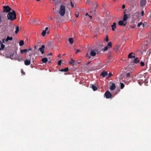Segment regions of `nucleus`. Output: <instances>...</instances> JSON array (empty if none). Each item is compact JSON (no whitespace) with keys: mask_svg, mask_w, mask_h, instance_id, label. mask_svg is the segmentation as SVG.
<instances>
[{"mask_svg":"<svg viewBox=\"0 0 151 151\" xmlns=\"http://www.w3.org/2000/svg\"><path fill=\"white\" fill-rule=\"evenodd\" d=\"M7 19L11 21L17 18L16 14L15 12L13 10L12 12H9L7 14Z\"/></svg>","mask_w":151,"mask_h":151,"instance_id":"f257e3e1","label":"nucleus"},{"mask_svg":"<svg viewBox=\"0 0 151 151\" xmlns=\"http://www.w3.org/2000/svg\"><path fill=\"white\" fill-rule=\"evenodd\" d=\"M65 7L63 5H61L60 6L59 13L61 16H63L65 13Z\"/></svg>","mask_w":151,"mask_h":151,"instance_id":"f03ea898","label":"nucleus"},{"mask_svg":"<svg viewBox=\"0 0 151 151\" xmlns=\"http://www.w3.org/2000/svg\"><path fill=\"white\" fill-rule=\"evenodd\" d=\"M3 12L9 13L10 11H12L13 10L9 6H3Z\"/></svg>","mask_w":151,"mask_h":151,"instance_id":"7ed1b4c3","label":"nucleus"},{"mask_svg":"<svg viewBox=\"0 0 151 151\" xmlns=\"http://www.w3.org/2000/svg\"><path fill=\"white\" fill-rule=\"evenodd\" d=\"M112 95L110 93L109 91L108 90L104 94V96L106 99L111 98L112 99Z\"/></svg>","mask_w":151,"mask_h":151,"instance_id":"20e7f679","label":"nucleus"},{"mask_svg":"<svg viewBox=\"0 0 151 151\" xmlns=\"http://www.w3.org/2000/svg\"><path fill=\"white\" fill-rule=\"evenodd\" d=\"M86 3L87 4H92L95 5L96 7L95 9V11L96 8L97 6V4L96 1H92L91 0H87L86 1Z\"/></svg>","mask_w":151,"mask_h":151,"instance_id":"39448f33","label":"nucleus"},{"mask_svg":"<svg viewBox=\"0 0 151 151\" xmlns=\"http://www.w3.org/2000/svg\"><path fill=\"white\" fill-rule=\"evenodd\" d=\"M140 6L141 7H143L146 4V0H141L140 2Z\"/></svg>","mask_w":151,"mask_h":151,"instance_id":"423d86ee","label":"nucleus"},{"mask_svg":"<svg viewBox=\"0 0 151 151\" xmlns=\"http://www.w3.org/2000/svg\"><path fill=\"white\" fill-rule=\"evenodd\" d=\"M134 70L132 68L131 69L128 70V71H129V72L127 73L126 74V77H129L130 75V73H132L133 72Z\"/></svg>","mask_w":151,"mask_h":151,"instance_id":"0eeeda50","label":"nucleus"},{"mask_svg":"<svg viewBox=\"0 0 151 151\" xmlns=\"http://www.w3.org/2000/svg\"><path fill=\"white\" fill-rule=\"evenodd\" d=\"M108 73L107 72L104 70L101 73L100 76L103 77H104L107 76Z\"/></svg>","mask_w":151,"mask_h":151,"instance_id":"6e6552de","label":"nucleus"},{"mask_svg":"<svg viewBox=\"0 0 151 151\" xmlns=\"http://www.w3.org/2000/svg\"><path fill=\"white\" fill-rule=\"evenodd\" d=\"M45 47V46L44 45H42L41 47H40L39 48L38 50L41 52L42 54H44V49Z\"/></svg>","mask_w":151,"mask_h":151,"instance_id":"1a4fd4ad","label":"nucleus"},{"mask_svg":"<svg viewBox=\"0 0 151 151\" xmlns=\"http://www.w3.org/2000/svg\"><path fill=\"white\" fill-rule=\"evenodd\" d=\"M135 54L134 53L131 52L128 55V58H134L135 57Z\"/></svg>","mask_w":151,"mask_h":151,"instance_id":"9d476101","label":"nucleus"},{"mask_svg":"<svg viewBox=\"0 0 151 151\" xmlns=\"http://www.w3.org/2000/svg\"><path fill=\"white\" fill-rule=\"evenodd\" d=\"M116 88L115 84L114 83H112V85L110 86V89L111 91L114 90Z\"/></svg>","mask_w":151,"mask_h":151,"instance_id":"9b49d317","label":"nucleus"},{"mask_svg":"<svg viewBox=\"0 0 151 151\" xmlns=\"http://www.w3.org/2000/svg\"><path fill=\"white\" fill-rule=\"evenodd\" d=\"M139 60H138V58H135L134 59V60L132 61V62L133 63H139Z\"/></svg>","mask_w":151,"mask_h":151,"instance_id":"f8f14e48","label":"nucleus"},{"mask_svg":"<svg viewBox=\"0 0 151 151\" xmlns=\"http://www.w3.org/2000/svg\"><path fill=\"white\" fill-rule=\"evenodd\" d=\"M96 53L95 52L94 50H92L90 52V55L92 56H94L96 55Z\"/></svg>","mask_w":151,"mask_h":151,"instance_id":"ddd939ff","label":"nucleus"},{"mask_svg":"<svg viewBox=\"0 0 151 151\" xmlns=\"http://www.w3.org/2000/svg\"><path fill=\"white\" fill-rule=\"evenodd\" d=\"M91 88L93 91H96L98 89L97 87L94 84H92L91 85Z\"/></svg>","mask_w":151,"mask_h":151,"instance_id":"4468645a","label":"nucleus"},{"mask_svg":"<svg viewBox=\"0 0 151 151\" xmlns=\"http://www.w3.org/2000/svg\"><path fill=\"white\" fill-rule=\"evenodd\" d=\"M13 40V38L12 37H10L9 36H7V37L5 41L6 42H8L9 41H11Z\"/></svg>","mask_w":151,"mask_h":151,"instance_id":"2eb2a0df","label":"nucleus"},{"mask_svg":"<svg viewBox=\"0 0 151 151\" xmlns=\"http://www.w3.org/2000/svg\"><path fill=\"white\" fill-rule=\"evenodd\" d=\"M30 64V60H26L24 61V64L25 65H28Z\"/></svg>","mask_w":151,"mask_h":151,"instance_id":"dca6fc26","label":"nucleus"},{"mask_svg":"<svg viewBox=\"0 0 151 151\" xmlns=\"http://www.w3.org/2000/svg\"><path fill=\"white\" fill-rule=\"evenodd\" d=\"M129 16L127 14H124V15L123 20L124 21H126L129 18Z\"/></svg>","mask_w":151,"mask_h":151,"instance_id":"f3484780","label":"nucleus"},{"mask_svg":"<svg viewBox=\"0 0 151 151\" xmlns=\"http://www.w3.org/2000/svg\"><path fill=\"white\" fill-rule=\"evenodd\" d=\"M116 23L115 22H114L113 23V24L111 26V27H112V30L113 31L116 28Z\"/></svg>","mask_w":151,"mask_h":151,"instance_id":"a211bd4d","label":"nucleus"},{"mask_svg":"<svg viewBox=\"0 0 151 151\" xmlns=\"http://www.w3.org/2000/svg\"><path fill=\"white\" fill-rule=\"evenodd\" d=\"M118 24L120 26L124 25V26H125L126 25V24H124V23L123 21L122 20L119 21L118 22Z\"/></svg>","mask_w":151,"mask_h":151,"instance_id":"6ab92c4d","label":"nucleus"},{"mask_svg":"<svg viewBox=\"0 0 151 151\" xmlns=\"http://www.w3.org/2000/svg\"><path fill=\"white\" fill-rule=\"evenodd\" d=\"M41 61L43 63H46L47 62L48 60L47 58H42V59Z\"/></svg>","mask_w":151,"mask_h":151,"instance_id":"aec40b11","label":"nucleus"},{"mask_svg":"<svg viewBox=\"0 0 151 151\" xmlns=\"http://www.w3.org/2000/svg\"><path fill=\"white\" fill-rule=\"evenodd\" d=\"M27 52V49H24L22 50H20V52L21 53L23 54L24 53H26Z\"/></svg>","mask_w":151,"mask_h":151,"instance_id":"412c9836","label":"nucleus"},{"mask_svg":"<svg viewBox=\"0 0 151 151\" xmlns=\"http://www.w3.org/2000/svg\"><path fill=\"white\" fill-rule=\"evenodd\" d=\"M69 41L71 44H73V40L72 38H70L69 39Z\"/></svg>","mask_w":151,"mask_h":151,"instance_id":"4be33fe9","label":"nucleus"},{"mask_svg":"<svg viewBox=\"0 0 151 151\" xmlns=\"http://www.w3.org/2000/svg\"><path fill=\"white\" fill-rule=\"evenodd\" d=\"M24 41L23 40H20L19 42V45L22 46L24 45Z\"/></svg>","mask_w":151,"mask_h":151,"instance_id":"5701e85b","label":"nucleus"},{"mask_svg":"<svg viewBox=\"0 0 151 151\" xmlns=\"http://www.w3.org/2000/svg\"><path fill=\"white\" fill-rule=\"evenodd\" d=\"M32 22L33 24H37L38 22L37 20H36L35 19H34L32 20Z\"/></svg>","mask_w":151,"mask_h":151,"instance_id":"b1692460","label":"nucleus"},{"mask_svg":"<svg viewBox=\"0 0 151 151\" xmlns=\"http://www.w3.org/2000/svg\"><path fill=\"white\" fill-rule=\"evenodd\" d=\"M19 27L18 26H16V30L15 31V33L17 34L19 31Z\"/></svg>","mask_w":151,"mask_h":151,"instance_id":"393cba45","label":"nucleus"},{"mask_svg":"<svg viewBox=\"0 0 151 151\" xmlns=\"http://www.w3.org/2000/svg\"><path fill=\"white\" fill-rule=\"evenodd\" d=\"M53 1L55 4H57L60 2L59 0H53Z\"/></svg>","mask_w":151,"mask_h":151,"instance_id":"a878e982","label":"nucleus"},{"mask_svg":"<svg viewBox=\"0 0 151 151\" xmlns=\"http://www.w3.org/2000/svg\"><path fill=\"white\" fill-rule=\"evenodd\" d=\"M14 55V53L13 54L11 53L9 58H10L12 59H13V57Z\"/></svg>","mask_w":151,"mask_h":151,"instance_id":"bb28decb","label":"nucleus"},{"mask_svg":"<svg viewBox=\"0 0 151 151\" xmlns=\"http://www.w3.org/2000/svg\"><path fill=\"white\" fill-rule=\"evenodd\" d=\"M120 87L121 89H122L124 86V85L122 83H120Z\"/></svg>","mask_w":151,"mask_h":151,"instance_id":"cd10ccee","label":"nucleus"},{"mask_svg":"<svg viewBox=\"0 0 151 151\" xmlns=\"http://www.w3.org/2000/svg\"><path fill=\"white\" fill-rule=\"evenodd\" d=\"M46 33V32L45 30H43L41 34L43 36H44L45 35Z\"/></svg>","mask_w":151,"mask_h":151,"instance_id":"c85d7f7f","label":"nucleus"},{"mask_svg":"<svg viewBox=\"0 0 151 151\" xmlns=\"http://www.w3.org/2000/svg\"><path fill=\"white\" fill-rule=\"evenodd\" d=\"M112 46V44L111 42H109L107 44V46L109 47V48L111 47Z\"/></svg>","mask_w":151,"mask_h":151,"instance_id":"c756f323","label":"nucleus"},{"mask_svg":"<svg viewBox=\"0 0 151 151\" xmlns=\"http://www.w3.org/2000/svg\"><path fill=\"white\" fill-rule=\"evenodd\" d=\"M140 64L141 66H144L145 65V63L143 61H141L140 63Z\"/></svg>","mask_w":151,"mask_h":151,"instance_id":"7c9ffc66","label":"nucleus"},{"mask_svg":"<svg viewBox=\"0 0 151 151\" xmlns=\"http://www.w3.org/2000/svg\"><path fill=\"white\" fill-rule=\"evenodd\" d=\"M63 71L65 72H67L68 70V67L64 69H63Z\"/></svg>","mask_w":151,"mask_h":151,"instance_id":"2f4dec72","label":"nucleus"},{"mask_svg":"<svg viewBox=\"0 0 151 151\" xmlns=\"http://www.w3.org/2000/svg\"><path fill=\"white\" fill-rule=\"evenodd\" d=\"M142 23L141 22H140L137 25V26L138 27H139L142 24Z\"/></svg>","mask_w":151,"mask_h":151,"instance_id":"473e14b6","label":"nucleus"},{"mask_svg":"<svg viewBox=\"0 0 151 151\" xmlns=\"http://www.w3.org/2000/svg\"><path fill=\"white\" fill-rule=\"evenodd\" d=\"M70 5L72 7H74L73 4V3L72 1L71 0H70Z\"/></svg>","mask_w":151,"mask_h":151,"instance_id":"72a5a7b5","label":"nucleus"},{"mask_svg":"<svg viewBox=\"0 0 151 151\" xmlns=\"http://www.w3.org/2000/svg\"><path fill=\"white\" fill-rule=\"evenodd\" d=\"M79 12H77V13H76L75 14V16H76V17H78V16H79Z\"/></svg>","mask_w":151,"mask_h":151,"instance_id":"f704fd0d","label":"nucleus"},{"mask_svg":"<svg viewBox=\"0 0 151 151\" xmlns=\"http://www.w3.org/2000/svg\"><path fill=\"white\" fill-rule=\"evenodd\" d=\"M112 76V74L111 73H109L108 77L109 78V77H111V76Z\"/></svg>","mask_w":151,"mask_h":151,"instance_id":"c9c22d12","label":"nucleus"},{"mask_svg":"<svg viewBox=\"0 0 151 151\" xmlns=\"http://www.w3.org/2000/svg\"><path fill=\"white\" fill-rule=\"evenodd\" d=\"M61 62H62V60H60L58 62V65H61Z\"/></svg>","mask_w":151,"mask_h":151,"instance_id":"e433bc0d","label":"nucleus"},{"mask_svg":"<svg viewBox=\"0 0 151 151\" xmlns=\"http://www.w3.org/2000/svg\"><path fill=\"white\" fill-rule=\"evenodd\" d=\"M105 40L107 42H108L109 41L108 37V36L107 35L106 36V38L105 39Z\"/></svg>","mask_w":151,"mask_h":151,"instance_id":"4c0bfd02","label":"nucleus"},{"mask_svg":"<svg viewBox=\"0 0 151 151\" xmlns=\"http://www.w3.org/2000/svg\"><path fill=\"white\" fill-rule=\"evenodd\" d=\"M86 56L88 57V58L89 59H90L91 58V56L90 55H88V53H87L86 55Z\"/></svg>","mask_w":151,"mask_h":151,"instance_id":"58836bf2","label":"nucleus"},{"mask_svg":"<svg viewBox=\"0 0 151 151\" xmlns=\"http://www.w3.org/2000/svg\"><path fill=\"white\" fill-rule=\"evenodd\" d=\"M21 73L23 74V75H25V72H24V71H23V70H21Z\"/></svg>","mask_w":151,"mask_h":151,"instance_id":"ea45409f","label":"nucleus"},{"mask_svg":"<svg viewBox=\"0 0 151 151\" xmlns=\"http://www.w3.org/2000/svg\"><path fill=\"white\" fill-rule=\"evenodd\" d=\"M85 15L86 16H87V15H88V16L91 19L92 17V16H90V15H88V13H86V14H85Z\"/></svg>","mask_w":151,"mask_h":151,"instance_id":"a19ab883","label":"nucleus"},{"mask_svg":"<svg viewBox=\"0 0 151 151\" xmlns=\"http://www.w3.org/2000/svg\"><path fill=\"white\" fill-rule=\"evenodd\" d=\"M71 61H73V62H72V63H71L70 62H69V64H72L73 65H74V61H73V60L72 59H71Z\"/></svg>","mask_w":151,"mask_h":151,"instance_id":"79ce46f5","label":"nucleus"},{"mask_svg":"<svg viewBox=\"0 0 151 151\" xmlns=\"http://www.w3.org/2000/svg\"><path fill=\"white\" fill-rule=\"evenodd\" d=\"M108 47L107 46H106L104 48V50H107L108 49Z\"/></svg>","mask_w":151,"mask_h":151,"instance_id":"37998d69","label":"nucleus"},{"mask_svg":"<svg viewBox=\"0 0 151 151\" xmlns=\"http://www.w3.org/2000/svg\"><path fill=\"white\" fill-rule=\"evenodd\" d=\"M125 5H124V4H123L122 5V9H124L125 8Z\"/></svg>","mask_w":151,"mask_h":151,"instance_id":"c03bdc74","label":"nucleus"},{"mask_svg":"<svg viewBox=\"0 0 151 151\" xmlns=\"http://www.w3.org/2000/svg\"><path fill=\"white\" fill-rule=\"evenodd\" d=\"M115 50H116V51H117L118 49V46H117L115 47Z\"/></svg>","mask_w":151,"mask_h":151,"instance_id":"a18cd8bd","label":"nucleus"},{"mask_svg":"<svg viewBox=\"0 0 151 151\" xmlns=\"http://www.w3.org/2000/svg\"><path fill=\"white\" fill-rule=\"evenodd\" d=\"M27 50V51L28 50H32V49L31 47H29Z\"/></svg>","mask_w":151,"mask_h":151,"instance_id":"49530a36","label":"nucleus"},{"mask_svg":"<svg viewBox=\"0 0 151 151\" xmlns=\"http://www.w3.org/2000/svg\"><path fill=\"white\" fill-rule=\"evenodd\" d=\"M80 50H79L77 49L76 50V53H78L79 52H80Z\"/></svg>","mask_w":151,"mask_h":151,"instance_id":"de8ad7c7","label":"nucleus"},{"mask_svg":"<svg viewBox=\"0 0 151 151\" xmlns=\"http://www.w3.org/2000/svg\"><path fill=\"white\" fill-rule=\"evenodd\" d=\"M144 14V12L143 11H142L141 12V14L142 16H143Z\"/></svg>","mask_w":151,"mask_h":151,"instance_id":"09e8293b","label":"nucleus"},{"mask_svg":"<svg viewBox=\"0 0 151 151\" xmlns=\"http://www.w3.org/2000/svg\"><path fill=\"white\" fill-rule=\"evenodd\" d=\"M48 29V27H47L45 28V31L46 32V31Z\"/></svg>","mask_w":151,"mask_h":151,"instance_id":"8fccbe9b","label":"nucleus"},{"mask_svg":"<svg viewBox=\"0 0 151 151\" xmlns=\"http://www.w3.org/2000/svg\"><path fill=\"white\" fill-rule=\"evenodd\" d=\"M59 71L61 72H63V69H61V70H59Z\"/></svg>","mask_w":151,"mask_h":151,"instance_id":"3c124183","label":"nucleus"},{"mask_svg":"<svg viewBox=\"0 0 151 151\" xmlns=\"http://www.w3.org/2000/svg\"><path fill=\"white\" fill-rule=\"evenodd\" d=\"M52 55V53H49L48 55Z\"/></svg>","mask_w":151,"mask_h":151,"instance_id":"603ef678","label":"nucleus"},{"mask_svg":"<svg viewBox=\"0 0 151 151\" xmlns=\"http://www.w3.org/2000/svg\"><path fill=\"white\" fill-rule=\"evenodd\" d=\"M5 40V39H3V40H2V42H3V43H5V42H4Z\"/></svg>","mask_w":151,"mask_h":151,"instance_id":"864d4df0","label":"nucleus"},{"mask_svg":"<svg viewBox=\"0 0 151 151\" xmlns=\"http://www.w3.org/2000/svg\"><path fill=\"white\" fill-rule=\"evenodd\" d=\"M50 19H53V18L52 17H50Z\"/></svg>","mask_w":151,"mask_h":151,"instance_id":"5fc2aeb1","label":"nucleus"},{"mask_svg":"<svg viewBox=\"0 0 151 151\" xmlns=\"http://www.w3.org/2000/svg\"><path fill=\"white\" fill-rule=\"evenodd\" d=\"M60 56H61V55L60 54L59 55H58V57H60Z\"/></svg>","mask_w":151,"mask_h":151,"instance_id":"6e6d98bb","label":"nucleus"},{"mask_svg":"<svg viewBox=\"0 0 151 151\" xmlns=\"http://www.w3.org/2000/svg\"><path fill=\"white\" fill-rule=\"evenodd\" d=\"M14 55L17 54V51H15L14 52Z\"/></svg>","mask_w":151,"mask_h":151,"instance_id":"4d7b16f0","label":"nucleus"},{"mask_svg":"<svg viewBox=\"0 0 151 151\" xmlns=\"http://www.w3.org/2000/svg\"><path fill=\"white\" fill-rule=\"evenodd\" d=\"M56 19H58V16H57H57H56Z\"/></svg>","mask_w":151,"mask_h":151,"instance_id":"13d9d810","label":"nucleus"},{"mask_svg":"<svg viewBox=\"0 0 151 151\" xmlns=\"http://www.w3.org/2000/svg\"><path fill=\"white\" fill-rule=\"evenodd\" d=\"M40 0H36V1H39Z\"/></svg>","mask_w":151,"mask_h":151,"instance_id":"bf43d9fd","label":"nucleus"},{"mask_svg":"<svg viewBox=\"0 0 151 151\" xmlns=\"http://www.w3.org/2000/svg\"><path fill=\"white\" fill-rule=\"evenodd\" d=\"M35 48H36V46H35Z\"/></svg>","mask_w":151,"mask_h":151,"instance_id":"052dcab7","label":"nucleus"},{"mask_svg":"<svg viewBox=\"0 0 151 151\" xmlns=\"http://www.w3.org/2000/svg\"><path fill=\"white\" fill-rule=\"evenodd\" d=\"M19 61H20V59H19Z\"/></svg>","mask_w":151,"mask_h":151,"instance_id":"680f3d73","label":"nucleus"},{"mask_svg":"<svg viewBox=\"0 0 151 151\" xmlns=\"http://www.w3.org/2000/svg\"><path fill=\"white\" fill-rule=\"evenodd\" d=\"M89 63H90V62H88V64H89Z\"/></svg>","mask_w":151,"mask_h":151,"instance_id":"e2e57ef3","label":"nucleus"},{"mask_svg":"<svg viewBox=\"0 0 151 151\" xmlns=\"http://www.w3.org/2000/svg\"><path fill=\"white\" fill-rule=\"evenodd\" d=\"M65 55V54H63V55Z\"/></svg>","mask_w":151,"mask_h":151,"instance_id":"0e129e2a","label":"nucleus"}]
</instances>
